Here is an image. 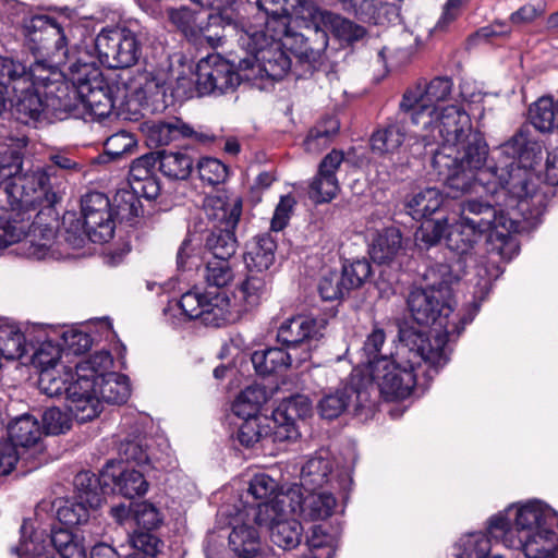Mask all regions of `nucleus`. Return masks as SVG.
<instances>
[{
	"mask_svg": "<svg viewBox=\"0 0 558 558\" xmlns=\"http://www.w3.org/2000/svg\"><path fill=\"white\" fill-rule=\"evenodd\" d=\"M27 66L12 58L0 57V87L11 95L21 88H27Z\"/></svg>",
	"mask_w": 558,
	"mask_h": 558,
	"instance_id": "obj_50",
	"label": "nucleus"
},
{
	"mask_svg": "<svg viewBox=\"0 0 558 558\" xmlns=\"http://www.w3.org/2000/svg\"><path fill=\"white\" fill-rule=\"evenodd\" d=\"M558 524V514L539 500L523 505H511L488 521L489 537L504 542L508 536H517L542 529L541 525Z\"/></svg>",
	"mask_w": 558,
	"mask_h": 558,
	"instance_id": "obj_9",
	"label": "nucleus"
},
{
	"mask_svg": "<svg viewBox=\"0 0 558 558\" xmlns=\"http://www.w3.org/2000/svg\"><path fill=\"white\" fill-rule=\"evenodd\" d=\"M156 88L158 89L157 93L162 95V102L165 106L173 105L178 101H184L194 97L195 95L202 96L197 88V77L194 78V75L191 71L187 73H180L175 77L174 83H171L169 87L166 86L165 82H157Z\"/></svg>",
	"mask_w": 558,
	"mask_h": 558,
	"instance_id": "obj_40",
	"label": "nucleus"
},
{
	"mask_svg": "<svg viewBox=\"0 0 558 558\" xmlns=\"http://www.w3.org/2000/svg\"><path fill=\"white\" fill-rule=\"evenodd\" d=\"M37 206L32 207L35 209ZM28 209H13L7 216L0 217V250L7 248L24 239L29 229V217L25 219L24 217L17 218L20 216L19 211H23L25 214Z\"/></svg>",
	"mask_w": 558,
	"mask_h": 558,
	"instance_id": "obj_45",
	"label": "nucleus"
},
{
	"mask_svg": "<svg viewBox=\"0 0 558 558\" xmlns=\"http://www.w3.org/2000/svg\"><path fill=\"white\" fill-rule=\"evenodd\" d=\"M488 155L484 135L475 131L452 150L432 149V166L449 190L448 196L485 193L495 204L519 210L523 220L536 222L547 206L545 193L533 180V169L543 158L542 142L522 126Z\"/></svg>",
	"mask_w": 558,
	"mask_h": 558,
	"instance_id": "obj_1",
	"label": "nucleus"
},
{
	"mask_svg": "<svg viewBox=\"0 0 558 558\" xmlns=\"http://www.w3.org/2000/svg\"><path fill=\"white\" fill-rule=\"evenodd\" d=\"M444 202L445 197L437 187H426L410 196L404 207L414 220H422L436 213Z\"/></svg>",
	"mask_w": 558,
	"mask_h": 558,
	"instance_id": "obj_38",
	"label": "nucleus"
},
{
	"mask_svg": "<svg viewBox=\"0 0 558 558\" xmlns=\"http://www.w3.org/2000/svg\"><path fill=\"white\" fill-rule=\"evenodd\" d=\"M386 332L383 328L374 327L372 332L366 337L363 348L361 350L362 360L361 364L367 366L368 371L372 366L384 356L391 359L396 356L391 350L386 349Z\"/></svg>",
	"mask_w": 558,
	"mask_h": 558,
	"instance_id": "obj_55",
	"label": "nucleus"
},
{
	"mask_svg": "<svg viewBox=\"0 0 558 558\" xmlns=\"http://www.w3.org/2000/svg\"><path fill=\"white\" fill-rule=\"evenodd\" d=\"M81 209L89 230L90 242L105 243L113 238L116 220L107 195L100 192L85 194L81 201Z\"/></svg>",
	"mask_w": 558,
	"mask_h": 558,
	"instance_id": "obj_19",
	"label": "nucleus"
},
{
	"mask_svg": "<svg viewBox=\"0 0 558 558\" xmlns=\"http://www.w3.org/2000/svg\"><path fill=\"white\" fill-rule=\"evenodd\" d=\"M332 465L328 458H310L301 469V486L304 490H316L329 482Z\"/></svg>",
	"mask_w": 558,
	"mask_h": 558,
	"instance_id": "obj_46",
	"label": "nucleus"
},
{
	"mask_svg": "<svg viewBox=\"0 0 558 558\" xmlns=\"http://www.w3.org/2000/svg\"><path fill=\"white\" fill-rule=\"evenodd\" d=\"M310 1L301 0H255L258 12L255 16V23L264 32H272V36H286L291 31V9L295 3L301 4L303 17H307V12L303 11V5Z\"/></svg>",
	"mask_w": 558,
	"mask_h": 558,
	"instance_id": "obj_21",
	"label": "nucleus"
},
{
	"mask_svg": "<svg viewBox=\"0 0 558 558\" xmlns=\"http://www.w3.org/2000/svg\"><path fill=\"white\" fill-rule=\"evenodd\" d=\"M277 242L269 233L255 236L246 246L244 263L247 271L270 274L276 259Z\"/></svg>",
	"mask_w": 558,
	"mask_h": 558,
	"instance_id": "obj_32",
	"label": "nucleus"
},
{
	"mask_svg": "<svg viewBox=\"0 0 558 558\" xmlns=\"http://www.w3.org/2000/svg\"><path fill=\"white\" fill-rule=\"evenodd\" d=\"M343 160V153L333 149L320 161L318 172L313 178L308 190V196L313 202L329 203L337 196L340 186L336 173Z\"/></svg>",
	"mask_w": 558,
	"mask_h": 558,
	"instance_id": "obj_23",
	"label": "nucleus"
},
{
	"mask_svg": "<svg viewBox=\"0 0 558 558\" xmlns=\"http://www.w3.org/2000/svg\"><path fill=\"white\" fill-rule=\"evenodd\" d=\"M271 283V274L247 271L246 277L233 292L234 302L231 303L235 319L243 312L256 307L267 294Z\"/></svg>",
	"mask_w": 558,
	"mask_h": 558,
	"instance_id": "obj_26",
	"label": "nucleus"
},
{
	"mask_svg": "<svg viewBox=\"0 0 558 558\" xmlns=\"http://www.w3.org/2000/svg\"><path fill=\"white\" fill-rule=\"evenodd\" d=\"M504 258V250L498 248L495 251L494 248L489 253L488 259L485 264L481 263L474 266L475 277L477 278L475 281V288L477 289L475 293L484 295L490 291L493 282L504 272L502 267L498 264L499 259Z\"/></svg>",
	"mask_w": 558,
	"mask_h": 558,
	"instance_id": "obj_52",
	"label": "nucleus"
},
{
	"mask_svg": "<svg viewBox=\"0 0 558 558\" xmlns=\"http://www.w3.org/2000/svg\"><path fill=\"white\" fill-rule=\"evenodd\" d=\"M89 113L102 120L108 118L112 110L123 105L128 97V87L117 78H101V84H93L89 87H82L77 95Z\"/></svg>",
	"mask_w": 558,
	"mask_h": 558,
	"instance_id": "obj_20",
	"label": "nucleus"
},
{
	"mask_svg": "<svg viewBox=\"0 0 558 558\" xmlns=\"http://www.w3.org/2000/svg\"><path fill=\"white\" fill-rule=\"evenodd\" d=\"M295 37L300 38L302 46L296 52L305 48L303 35L293 34L291 31L286 36H272V32H264L257 25H248L246 29L240 33L239 45L253 57L258 63L260 70L272 80H281L291 68V60L283 47H288V41Z\"/></svg>",
	"mask_w": 558,
	"mask_h": 558,
	"instance_id": "obj_7",
	"label": "nucleus"
},
{
	"mask_svg": "<svg viewBox=\"0 0 558 558\" xmlns=\"http://www.w3.org/2000/svg\"><path fill=\"white\" fill-rule=\"evenodd\" d=\"M154 438L147 436H136L134 438H125L119 446V454L126 462H133L138 466L147 470L149 460L148 449L153 446Z\"/></svg>",
	"mask_w": 558,
	"mask_h": 558,
	"instance_id": "obj_57",
	"label": "nucleus"
},
{
	"mask_svg": "<svg viewBox=\"0 0 558 558\" xmlns=\"http://www.w3.org/2000/svg\"><path fill=\"white\" fill-rule=\"evenodd\" d=\"M432 121L422 125L421 143L426 154L435 150H452L459 142L475 132L468 112L458 105H449L432 116Z\"/></svg>",
	"mask_w": 558,
	"mask_h": 558,
	"instance_id": "obj_10",
	"label": "nucleus"
},
{
	"mask_svg": "<svg viewBox=\"0 0 558 558\" xmlns=\"http://www.w3.org/2000/svg\"><path fill=\"white\" fill-rule=\"evenodd\" d=\"M112 364L108 351H98L75 365L76 378L69 380L65 400L69 412L77 422L85 423L99 414L96 375L110 369Z\"/></svg>",
	"mask_w": 558,
	"mask_h": 558,
	"instance_id": "obj_6",
	"label": "nucleus"
},
{
	"mask_svg": "<svg viewBox=\"0 0 558 558\" xmlns=\"http://www.w3.org/2000/svg\"><path fill=\"white\" fill-rule=\"evenodd\" d=\"M235 228H211L206 238L205 248L210 258L230 259L236 252Z\"/></svg>",
	"mask_w": 558,
	"mask_h": 558,
	"instance_id": "obj_47",
	"label": "nucleus"
},
{
	"mask_svg": "<svg viewBox=\"0 0 558 558\" xmlns=\"http://www.w3.org/2000/svg\"><path fill=\"white\" fill-rule=\"evenodd\" d=\"M243 522L234 524L229 535V546L236 558H264L260 549V537L255 526L251 524L254 519H247L243 510L238 512Z\"/></svg>",
	"mask_w": 558,
	"mask_h": 558,
	"instance_id": "obj_29",
	"label": "nucleus"
},
{
	"mask_svg": "<svg viewBox=\"0 0 558 558\" xmlns=\"http://www.w3.org/2000/svg\"><path fill=\"white\" fill-rule=\"evenodd\" d=\"M74 487L76 489V499L88 505L90 509H97L104 501V496L109 492L110 483L105 484L102 472L99 476L83 471L75 475Z\"/></svg>",
	"mask_w": 558,
	"mask_h": 558,
	"instance_id": "obj_35",
	"label": "nucleus"
},
{
	"mask_svg": "<svg viewBox=\"0 0 558 558\" xmlns=\"http://www.w3.org/2000/svg\"><path fill=\"white\" fill-rule=\"evenodd\" d=\"M255 524L266 526L271 542L283 549L295 548L302 539L303 526L295 519H288L278 504L262 502L251 508Z\"/></svg>",
	"mask_w": 558,
	"mask_h": 558,
	"instance_id": "obj_16",
	"label": "nucleus"
},
{
	"mask_svg": "<svg viewBox=\"0 0 558 558\" xmlns=\"http://www.w3.org/2000/svg\"><path fill=\"white\" fill-rule=\"evenodd\" d=\"M252 364L259 375L286 372L291 366H296V353L286 348H267L255 351L251 356Z\"/></svg>",
	"mask_w": 558,
	"mask_h": 558,
	"instance_id": "obj_33",
	"label": "nucleus"
},
{
	"mask_svg": "<svg viewBox=\"0 0 558 558\" xmlns=\"http://www.w3.org/2000/svg\"><path fill=\"white\" fill-rule=\"evenodd\" d=\"M399 340L396 356H384L368 371V377L363 376L367 390L375 384L386 400L405 399L411 395L416 385V368L422 363L437 373L449 361L448 352H441V339L432 345L423 333L413 328H401Z\"/></svg>",
	"mask_w": 558,
	"mask_h": 558,
	"instance_id": "obj_2",
	"label": "nucleus"
},
{
	"mask_svg": "<svg viewBox=\"0 0 558 558\" xmlns=\"http://www.w3.org/2000/svg\"><path fill=\"white\" fill-rule=\"evenodd\" d=\"M49 165L37 168L34 171H45L48 168H51V174L49 175L47 182H44V186L47 192H52L54 194V199L41 198L37 206L51 207L61 198V178L58 174V170L65 171L68 173L80 172L83 169V166L77 160L76 156L70 150L65 149H51L48 154Z\"/></svg>",
	"mask_w": 558,
	"mask_h": 558,
	"instance_id": "obj_24",
	"label": "nucleus"
},
{
	"mask_svg": "<svg viewBox=\"0 0 558 558\" xmlns=\"http://www.w3.org/2000/svg\"><path fill=\"white\" fill-rule=\"evenodd\" d=\"M12 116L23 124H37L46 119L47 107L38 89L21 88L10 95Z\"/></svg>",
	"mask_w": 558,
	"mask_h": 558,
	"instance_id": "obj_30",
	"label": "nucleus"
},
{
	"mask_svg": "<svg viewBox=\"0 0 558 558\" xmlns=\"http://www.w3.org/2000/svg\"><path fill=\"white\" fill-rule=\"evenodd\" d=\"M405 140L401 125L390 123L373 132L369 143L374 154L379 156L392 155L399 150Z\"/></svg>",
	"mask_w": 558,
	"mask_h": 558,
	"instance_id": "obj_43",
	"label": "nucleus"
},
{
	"mask_svg": "<svg viewBox=\"0 0 558 558\" xmlns=\"http://www.w3.org/2000/svg\"><path fill=\"white\" fill-rule=\"evenodd\" d=\"M203 209L213 228H235L242 214V199L236 195L219 192L204 199Z\"/></svg>",
	"mask_w": 558,
	"mask_h": 558,
	"instance_id": "obj_25",
	"label": "nucleus"
},
{
	"mask_svg": "<svg viewBox=\"0 0 558 558\" xmlns=\"http://www.w3.org/2000/svg\"><path fill=\"white\" fill-rule=\"evenodd\" d=\"M170 21L186 36L197 39L199 31L203 29L204 17L199 12L182 7L169 12Z\"/></svg>",
	"mask_w": 558,
	"mask_h": 558,
	"instance_id": "obj_60",
	"label": "nucleus"
},
{
	"mask_svg": "<svg viewBox=\"0 0 558 558\" xmlns=\"http://www.w3.org/2000/svg\"><path fill=\"white\" fill-rule=\"evenodd\" d=\"M29 349L33 351L32 363L39 369H52L61 357L62 348L51 339L38 337L36 341L29 339Z\"/></svg>",
	"mask_w": 558,
	"mask_h": 558,
	"instance_id": "obj_53",
	"label": "nucleus"
},
{
	"mask_svg": "<svg viewBox=\"0 0 558 558\" xmlns=\"http://www.w3.org/2000/svg\"><path fill=\"white\" fill-rule=\"evenodd\" d=\"M277 489V483L275 480H272L269 475L265 473L256 474L251 481L246 493V498L252 497L257 502L248 506L243 507V512L250 520L253 519L251 508H257V506L262 502L267 504H278L279 508L282 507L283 500L276 499L270 500V497L274 495V493Z\"/></svg>",
	"mask_w": 558,
	"mask_h": 558,
	"instance_id": "obj_51",
	"label": "nucleus"
},
{
	"mask_svg": "<svg viewBox=\"0 0 558 558\" xmlns=\"http://www.w3.org/2000/svg\"><path fill=\"white\" fill-rule=\"evenodd\" d=\"M96 381H98L99 412L101 411V401L110 404H122L130 397V386L124 375L109 372V369L104 373L97 372Z\"/></svg>",
	"mask_w": 558,
	"mask_h": 558,
	"instance_id": "obj_34",
	"label": "nucleus"
},
{
	"mask_svg": "<svg viewBox=\"0 0 558 558\" xmlns=\"http://www.w3.org/2000/svg\"><path fill=\"white\" fill-rule=\"evenodd\" d=\"M460 207V219L447 227L445 236L447 247L459 255L453 274L464 271L469 262H475L472 250L486 232L496 230L497 236L508 245V234L519 230L518 218H522L515 208H506V205L495 204L490 198L469 199Z\"/></svg>",
	"mask_w": 558,
	"mask_h": 558,
	"instance_id": "obj_4",
	"label": "nucleus"
},
{
	"mask_svg": "<svg viewBox=\"0 0 558 558\" xmlns=\"http://www.w3.org/2000/svg\"><path fill=\"white\" fill-rule=\"evenodd\" d=\"M29 350V339L19 328L0 326V355L7 360L22 357Z\"/></svg>",
	"mask_w": 558,
	"mask_h": 558,
	"instance_id": "obj_54",
	"label": "nucleus"
},
{
	"mask_svg": "<svg viewBox=\"0 0 558 558\" xmlns=\"http://www.w3.org/2000/svg\"><path fill=\"white\" fill-rule=\"evenodd\" d=\"M340 275L342 276V281L347 289L350 291L360 288L366 282L372 275V266L365 258L356 259L352 263L344 264Z\"/></svg>",
	"mask_w": 558,
	"mask_h": 558,
	"instance_id": "obj_63",
	"label": "nucleus"
},
{
	"mask_svg": "<svg viewBox=\"0 0 558 558\" xmlns=\"http://www.w3.org/2000/svg\"><path fill=\"white\" fill-rule=\"evenodd\" d=\"M303 11L307 12V19L311 21L320 46L313 48L305 40V48L300 50V56L308 62H315L319 58L320 50L326 49L328 45V32L337 38L347 43H353L365 36V28L354 22L347 20L339 14L327 10H322L313 2L305 3Z\"/></svg>",
	"mask_w": 558,
	"mask_h": 558,
	"instance_id": "obj_13",
	"label": "nucleus"
},
{
	"mask_svg": "<svg viewBox=\"0 0 558 558\" xmlns=\"http://www.w3.org/2000/svg\"><path fill=\"white\" fill-rule=\"evenodd\" d=\"M325 320L311 316L298 315L281 323L277 340L290 352L296 353V366L311 359L317 342L323 337Z\"/></svg>",
	"mask_w": 558,
	"mask_h": 558,
	"instance_id": "obj_15",
	"label": "nucleus"
},
{
	"mask_svg": "<svg viewBox=\"0 0 558 558\" xmlns=\"http://www.w3.org/2000/svg\"><path fill=\"white\" fill-rule=\"evenodd\" d=\"M306 495L301 496L300 513L304 520H326L332 515L337 500L329 492L305 490Z\"/></svg>",
	"mask_w": 558,
	"mask_h": 558,
	"instance_id": "obj_36",
	"label": "nucleus"
},
{
	"mask_svg": "<svg viewBox=\"0 0 558 558\" xmlns=\"http://www.w3.org/2000/svg\"><path fill=\"white\" fill-rule=\"evenodd\" d=\"M556 525H541L539 530L508 536L501 543L508 548L522 550L526 558H558V534L554 531Z\"/></svg>",
	"mask_w": 558,
	"mask_h": 558,
	"instance_id": "obj_22",
	"label": "nucleus"
},
{
	"mask_svg": "<svg viewBox=\"0 0 558 558\" xmlns=\"http://www.w3.org/2000/svg\"><path fill=\"white\" fill-rule=\"evenodd\" d=\"M204 278L210 287L223 288L228 286L234 278V270L230 259L208 258Z\"/></svg>",
	"mask_w": 558,
	"mask_h": 558,
	"instance_id": "obj_59",
	"label": "nucleus"
},
{
	"mask_svg": "<svg viewBox=\"0 0 558 558\" xmlns=\"http://www.w3.org/2000/svg\"><path fill=\"white\" fill-rule=\"evenodd\" d=\"M102 477L106 485L111 482V492H118L125 498H135L145 495L148 490V482L143 472L134 469H123L116 472V464L108 462L102 470Z\"/></svg>",
	"mask_w": 558,
	"mask_h": 558,
	"instance_id": "obj_28",
	"label": "nucleus"
},
{
	"mask_svg": "<svg viewBox=\"0 0 558 558\" xmlns=\"http://www.w3.org/2000/svg\"><path fill=\"white\" fill-rule=\"evenodd\" d=\"M49 545L53 547L61 558H87V547L83 538L69 529H51Z\"/></svg>",
	"mask_w": 558,
	"mask_h": 558,
	"instance_id": "obj_42",
	"label": "nucleus"
},
{
	"mask_svg": "<svg viewBox=\"0 0 558 558\" xmlns=\"http://www.w3.org/2000/svg\"><path fill=\"white\" fill-rule=\"evenodd\" d=\"M62 62H56L54 59L46 58L35 61L27 68L28 83L27 88L38 89L40 86H48L52 82V75L57 74L58 66Z\"/></svg>",
	"mask_w": 558,
	"mask_h": 558,
	"instance_id": "obj_62",
	"label": "nucleus"
},
{
	"mask_svg": "<svg viewBox=\"0 0 558 558\" xmlns=\"http://www.w3.org/2000/svg\"><path fill=\"white\" fill-rule=\"evenodd\" d=\"M448 220H427L415 232V243L420 248H429L439 243L445 231H447Z\"/></svg>",
	"mask_w": 558,
	"mask_h": 558,
	"instance_id": "obj_64",
	"label": "nucleus"
},
{
	"mask_svg": "<svg viewBox=\"0 0 558 558\" xmlns=\"http://www.w3.org/2000/svg\"><path fill=\"white\" fill-rule=\"evenodd\" d=\"M196 75L201 95H223L234 92L241 82L235 65L220 54L201 59L196 66Z\"/></svg>",
	"mask_w": 558,
	"mask_h": 558,
	"instance_id": "obj_17",
	"label": "nucleus"
},
{
	"mask_svg": "<svg viewBox=\"0 0 558 558\" xmlns=\"http://www.w3.org/2000/svg\"><path fill=\"white\" fill-rule=\"evenodd\" d=\"M192 133V128L179 118L155 121L146 128L147 142L153 146H165Z\"/></svg>",
	"mask_w": 558,
	"mask_h": 558,
	"instance_id": "obj_37",
	"label": "nucleus"
},
{
	"mask_svg": "<svg viewBox=\"0 0 558 558\" xmlns=\"http://www.w3.org/2000/svg\"><path fill=\"white\" fill-rule=\"evenodd\" d=\"M62 226L64 228L62 236L72 248H81L90 241L85 221L78 219L75 214L66 213L63 216Z\"/></svg>",
	"mask_w": 558,
	"mask_h": 558,
	"instance_id": "obj_61",
	"label": "nucleus"
},
{
	"mask_svg": "<svg viewBox=\"0 0 558 558\" xmlns=\"http://www.w3.org/2000/svg\"><path fill=\"white\" fill-rule=\"evenodd\" d=\"M99 62L108 69L134 66L141 56L143 45L138 35L123 26H106L94 39Z\"/></svg>",
	"mask_w": 558,
	"mask_h": 558,
	"instance_id": "obj_11",
	"label": "nucleus"
},
{
	"mask_svg": "<svg viewBox=\"0 0 558 558\" xmlns=\"http://www.w3.org/2000/svg\"><path fill=\"white\" fill-rule=\"evenodd\" d=\"M158 156V165L161 173L172 180H185L193 169L192 157L182 151H161Z\"/></svg>",
	"mask_w": 558,
	"mask_h": 558,
	"instance_id": "obj_48",
	"label": "nucleus"
},
{
	"mask_svg": "<svg viewBox=\"0 0 558 558\" xmlns=\"http://www.w3.org/2000/svg\"><path fill=\"white\" fill-rule=\"evenodd\" d=\"M402 248V235L395 227L385 228L377 232L371 246V257L375 263L391 262Z\"/></svg>",
	"mask_w": 558,
	"mask_h": 558,
	"instance_id": "obj_39",
	"label": "nucleus"
},
{
	"mask_svg": "<svg viewBox=\"0 0 558 558\" xmlns=\"http://www.w3.org/2000/svg\"><path fill=\"white\" fill-rule=\"evenodd\" d=\"M529 120L539 132L557 129L556 102L550 97H542L529 109Z\"/></svg>",
	"mask_w": 558,
	"mask_h": 558,
	"instance_id": "obj_56",
	"label": "nucleus"
},
{
	"mask_svg": "<svg viewBox=\"0 0 558 558\" xmlns=\"http://www.w3.org/2000/svg\"><path fill=\"white\" fill-rule=\"evenodd\" d=\"M369 401V391L363 384V375L354 369L349 383L344 384L333 392L326 393L318 402L317 409L322 417L327 420L337 418L351 404L359 410Z\"/></svg>",
	"mask_w": 558,
	"mask_h": 558,
	"instance_id": "obj_18",
	"label": "nucleus"
},
{
	"mask_svg": "<svg viewBox=\"0 0 558 558\" xmlns=\"http://www.w3.org/2000/svg\"><path fill=\"white\" fill-rule=\"evenodd\" d=\"M8 435L14 447L26 449L38 444L41 438V429L34 416L24 414L9 425Z\"/></svg>",
	"mask_w": 558,
	"mask_h": 558,
	"instance_id": "obj_41",
	"label": "nucleus"
},
{
	"mask_svg": "<svg viewBox=\"0 0 558 558\" xmlns=\"http://www.w3.org/2000/svg\"><path fill=\"white\" fill-rule=\"evenodd\" d=\"M63 74L74 86L76 94L82 93V87H89L93 84H101L102 72L88 52L69 53V59L62 61Z\"/></svg>",
	"mask_w": 558,
	"mask_h": 558,
	"instance_id": "obj_27",
	"label": "nucleus"
},
{
	"mask_svg": "<svg viewBox=\"0 0 558 558\" xmlns=\"http://www.w3.org/2000/svg\"><path fill=\"white\" fill-rule=\"evenodd\" d=\"M26 138H9L0 145V186L5 184L4 192L11 208L28 209L37 206L41 198L54 199L52 192H47L44 182L52 173L51 168L45 171L22 172Z\"/></svg>",
	"mask_w": 558,
	"mask_h": 558,
	"instance_id": "obj_5",
	"label": "nucleus"
},
{
	"mask_svg": "<svg viewBox=\"0 0 558 558\" xmlns=\"http://www.w3.org/2000/svg\"><path fill=\"white\" fill-rule=\"evenodd\" d=\"M424 278L426 287L410 292L408 307L418 325L430 327L428 335L416 331L428 338L432 345L441 339V352H447V342L461 335L473 320L477 308L463 315L453 313L451 284L459 280V274H453L451 265L437 263L427 269Z\"/></svg>",
	"mask_w": 558,
	"mask_h": 558,
	"instance_id": "obj_3",
	"label": "nucleus"
},
{
	"mask_svg": "<svg viewBox=\"0 0 558 558\" xmlns=\"http://www.w3.org/2000/svg\"><path fill=\"white\" fill-rule=\"evenodd\" d=\"M113 206L116 216L122 221H131L138 217L143 211V206L137 187L132 185L119 189L113 197Z\"/></svg>",
	"mask_w": 558,
	"mask_h": 558,
	"instance_id": "obj_58",
	"label": "nucleus"
},
{
	"mask_svg": "<svg viewBox=\"0 0 558 558\" xmlns=\"http://www.w3.org/2000/svg\"><path fill=\"white\" fill-rule=\"evenodd\" d=\"M454 556L457 558H504L500 554L492 553L490 538L482 532L462 536L454 546Z\"/></svg>",
	"mask_w": 558,
	"mask_h": 558,
	"instance_id": "obj_44",
	"label": "nucleus"
},
{
	"mask_svg": "<svg viewBox=\"0 0 558 558\" xmlns=\"http://www.w3.org/2000/svg\"><path fill=\"white\" fill-rule=\"evenodd\" d=\"M23 34L29 50L56 62L66 61L71 50L73 25L63 17L35 14L23 19Z\"/></svg>",
	"mask_w": 558,
	"mask_h": 558,
	"instance_id": "obj_8",
	"label": "nucleus"
},
{
	"mask_svg": "<svg viewBox=\"0 0 558 558\" xmlns=\"http://www.w3.org/2000/svg\"><path fill=\"white\" fill-rule=\"evenodd\" d=\"M247 27L248 25H240L227 11L209 14L197 39L206 41L211 47H218L228 37L236 36L239 39L241 31Z\"/></svg>",
	"mask_w": 558,
	"mask_h": 558,
	"instance_id": "obj_31",
	"label": "nucleus"
},
{
	"mask_svg": "<svg viewBox=\"0 0 558 558\" xmlns=\"http://www.w3.org/2000/svg\"><path fill=\"white\" fill-rule=\"evenodd\" d=\"M340 123L336 117H326L310 130L304 146L308 153H320L327 148L338 134Z\"/></svg>",
	"mask_w": 558,
	"mask_h": 558,
	"instance_id": "obj_49",
	"label": "nucleus"
},
{
	"mask_svg": "<svg viewBox=\"0 0 558 558\" xmlns=\"http://www.w3.org/2000/svg\"><path fill=\"white\" fill-rule=\"evenodd\" d=\"M453 81L449 76H436L428 83L417 84L408 89L400 101L399 109L415 125H425L432 116L440 111V104L452 99Z\"/></svg>",
	"mask_w": 558,
	"mask_h": 558,
	"instance_id": "obj_12",
	"label": "nucleus"
},
{
	"mask_svg": "<svg viewBox=\"0 0 558 558\" xmlns=\"http://www.w3.org/2000/svg\"><path fill=\"white\" fill-rule=\"evenodd\" d=\"M178 307L189 319H201L206 326L220 327L233 323L231 300L225 292L190 290L182 294Z\"/></svg>",
	"mask_w": 558,
	"mask_h": 558,
	"instance_id": "obj_14",
	"label": "nucleus"
}]
</instances>
